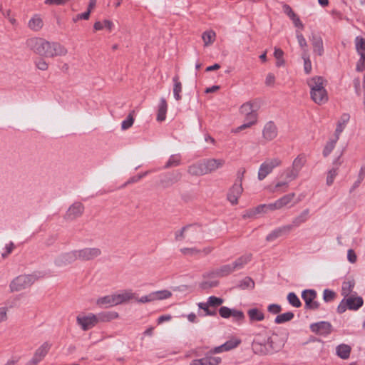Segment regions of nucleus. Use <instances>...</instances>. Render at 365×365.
Returning <instances> with one entry per match:
<instances>
[{
  "label": "nucleus",
  "mask_w": 365,
  "mask_h": 365,
  "mask_svg": "<svg viewBox=\"0 0 365 365\" xmlns=\"http://www.w3.org/2000/svg\"><path fill=\"white\" fill-rule=\"evenodd\" d=\"M35 64L37 68L41 71H46L48 68V63L43 58L38 59Z\"/></svg>",
  "instance_id": "nucleus-63"
},
{
  "label": "nucleus",
  "mask_w": 365,
  "mask_h": 365,
  "mask_svg": "<svg viewBox=\"0 0 365 365\" xmlns=\"http://www.w3.org/2000/svg\"><path fill=\"white\" fill-rule=\"evenodd\" d=\"M282 160L279 157L267 158L259 166L257 173L259 180H264L274 168L280 166Z\"/></svg>",
  "instance_id": "nucleus-6"
},
{
  "label": "nucleus",
  "mask_w": 365,
  "mask_h": 365,
  "mask_svg": "<svg viewBox=\"0 0 365 365\" xmlns=\"http://www.w3.org/2000/svg\"><path fill=\"white\" fill-rule=\"evenodd\" d=\"M231 317L236 321H242L245 319V314L242 311L233 309H232Z\"/></svg>",
  "instance_id": "nucleus-59"
},
{
  "label": "nucleus",
  "mask_w": 365,
  "mask_h": 365,
  "mask_svg": "<svg viewBox=\"0 0 365 365\" xmlns=\"http://www.w3.org/2000/svg\"><path fill=\"white\" fill-rule=\"evenodd\" d=\"M364 304V299L356 293L344 298L337 307V312L340 314L345 312L347 309L351 311L359 310Z\"/></svg>",
  "instance_id": "nucleus-4"
},
{
  "label": "nucleus",
  "mask_w": 365,
  "mask_h": 365,
  "mask_svg": "<svg viewBox=\"0 0 365 365\" xmlns=\"http://www.w3.org/2000/svg\"><path fill=\"white\" fill-rule=\"evenodd\" d=\"M274 56L276 58V66L282 67L285 64V61L284 59V51L279 48H274Z\"/></svg>",
  "instance_id": "nucleus-42"
},
{
  "label": "nucleus",
  "mask_w": 365,
  "mask_h": 365,
  "mask_svg": "<svg viewBox=\"0 0 365 365\" xmlns=\"http://www.w3.org/2000/svg\"><path fill=\"white\" fill-rule=\"evenodd\" d=\"M302 298L305 302V307L309 309H317L319 303L316 301L317 292L314 289H306L302 293Z\"/></svg>",
  "instance_id": "nucleus-10"
},
{
  "label": "nucleus",
  "mask_w": 365,
  "mask_h": 365,
  "mask_svg": "<svg viewBox=\"0 0 365 365\" xmlns=\"http://www.w3.org/2000/svg\"><path fill=\"white\" fill-rule=\"evenodd\" d=\"M84 211V206L79 202L73 203L67 210L64 218L66 220H74L80 217Z\"/></svg>",
  "instance_id": "nucleus-11"
},
{
  "label": "nucleus",
  "mask_w": 365,
  "mask_h": 365,
  "mask_svg": "<svg viewBox=\"0 0 365 365\" xmlns=\"http://www.w3.org/2000/svg\"><path fill=\"white\" fill-rule=\"evenodd\" d=\"M288 187V182L286 181H281L278 182L273 190V192H284L287 190Z\"/></svg>",
  "instance_id": "nucleus-58"
},
{
  "label": "nucleus",
  "mask_w": 365,
  "mask_h": 365,
  "mask_svg": "<svg viewBox=\"0 0 365 365\" xmlns=\"http://www.w3.org/2000/svg\"><path fill=\"white\" fill-rule=\"evenodd\" d=\"M134 299L137 302L141 303V304H145V303H150V302H154L153 292H150L147 295L142 296L140 298H138L135 296V298Z\"/></svg>",
  "instance_id": "nucleus-53"
},
{
  "label": "nucleus",
  "mask_w": 365,
  "mask_h": 365,
  "mask_svg": "<svg viewBox=\"0 0 365 365\" xmlns=\"http://www.w3.org/2000/svg\"><path fill=\"white\" fill-rule=\"evenodd\" d=\"M296 36H297V41L299 43V46L304 51H306L307 47V43L306 39L304 38V37L303 36V35L302 34L300 31H299V30L296 31Z\"/></svg>",
  "instance_id": "nucleus-50"
},
{
  "label": "nucleus",
  "mask_w": 365,
  "mask_h": 365,
  "mask_svg": "<svg viewBox=\"0 0 365 365\" xmlns=\"http://www.w3.org/2000/svg\"><path fill=\"white\" fill-rule=\"evenodd\" d=\"M292 230V225H284L272 231L266 237L269 242H272L278 237L288 234Z\"/></svg>",
  "instance_id": "nucleus-21"
},
{
  "label": "nucleus",
  "mask_w": 365,
  "mask_h": 365,
  "mask_svg": "<svg viewBox=\"0 0 365 365\" xmlns=\"http://www.w3.org/2000/svg\"><path fill=\"white\" fill-rule=\"evenodd\" d=\"M198 307L200 309H202L205 312V315L208 316H213L215 314V312L210 311L209 309V307H211L210 304H208V302H200L197 304Z\"/></svg>",
  "instance_id": "nucleus-56"
},
{
  "label": "nucleus",
  "mask_w": 365,
  "mask_h": 365,
  "mask_svg": "<svg viewBox=\"0 0 365 365\" xmlns=\"http://www.w3.org/2000/svg\"><path fill=\"white\" fill-rule=\"evenodd\" d=\"M207 302H208V304H210L211 307H216L220 306L224 302V300L223 299L220 297L210 296L208 297Z\"/></svg>",
  "instance_id": "nucleus-52"
},
{
  "label": "nucleus",
  "mask_w": 365,
  "mask_h": 365,
  "mask_svg": "<svg viewBox=\"0 0 365 365\" xmlns=\"http://www.w3.org/2000/svg\"><path fill=\"white\" fill-rule=\"evenodd\" d=\"M42 26V19L38 16H34L29 21V27L34 31H38Z\"/></svg>",
  "instance_id": "nucleus-41"
},
{
  "label": "nucleus",
  "mask_w": 365,
  "mask_h": 365,
  "mask_svg": "<svg viewBox=\"0 0 365 365\" xmlns=\"http://www.w3.org/2000/svg\"><path fill=\"white\" fill-rule=\"evenodd\" d=\"M294 314L292 312H287L277 315L274 319V322L277 324H283L291 321L294 318Z\"/></svg>",
  "instance_id": "nucleus-40"
},
{
  "label": "nucleus",
  "mask_w": 365,
  "mask_h": 365,
  "mask_svg": "<svg viewBox=\"0 0 365 365\" xmlns=\"http://www.w3.org/2000/svg\"><path fill=\"white\" fill-rule=\"evenodd\" d=\"M51 348V344L48 342H44L36 351L33 358L29 361V365H36L41 361L47 354Z\"/></svg>",
  "instance_id": "nucleus-17"
},
{
  "label": "nucleus",
  "mask_w": 365,
  "mask_h": 365,
  "mask_svg": "<svg viewBox=\"0 0 365 365\" xmlns=\"http://www.w3.org/2000/svg\"><path fill=\"white\" fill-rule=\"evenodd\" d=\"M307 158L305 155L300 154L297 155L294 160H293L292 168H294L297 172H300V170L302 169L303 166L306 163Z\"/></svg>",
  "instance_id": "nucleus-32"
},
{
  "label": "nucleus",
  "mask_w": 365,
  "mask_h": 365,
  "mask_svg": "<svg viewBox=\"0 0 365 365\" xmlns=\"http://www.w3.org/2000/svg\"><path fill=\"white\" fill-rule=\"evenodd\" d=\"M309 215V210L308 209L303 210L299 215L293 219L290 225H292V228L300 226L308 220Z\"/></svg>",
  "instance_id": "nucleus-30"
},
{
  "label": "nucleus",
  "mask_w": 365,
  "mask_h": 365,
  "mask_svg": "<svg viewBox=\"0 0 365 365\" xmlns=\"http://www.w3.org/2000/svg\"><path fill=\"white\" fill-rule=\"evenodd\" d=\"M76 322L82 330L87 331L98 324V318L93 313L81 314L77 316Z\"/></svg>",
  "instance_id": "nucleus-7"
},
{
  "label": "nucleus",
  "mask_w": 365,
  "mask_h": 365,
  "mask_svg": "<svg viewBox=\"0 0 365 365\" xmlns=\"http://www.w3.org/2000/svg\"><path fill=\"white\" fill-rule=\"evenodd\" d=\"M134 123V111L130 112L126 118L121 123L122 130H127L130 128Z\"/></svg>",
  "instance_id": "nucleus-45"
},
{
  "label": "nucleus",
  "mask_w": 365,
  "mask_h": 365,
  "mask_svg": "<svg viewBox=\"0 0 365 365\" xmlns=\"http://www.w3.org/2000/svg\"><path fill=\"white\" fill-rule=\"evenodd\" d=\"M173 96L176 101H179L182 98L181 93L182 91V86L180 81L179 76H175L173 78Z\"/></svg>",
  "instance_id": "nucleus-31"
},
{
  "label": "nucleus",
  "mask_w": 365,
  "mask_h": 365,
  "mask_svg": "<svg viewBox=\"0 0 365 365\" xmlns=\"http://www.w3.org/2000/svg\"><path fill=\"white\" fill-rule=\"evenodd\" d=\"M294 196V193H289L277 200L274 202L277 210L282 209L283 207L289 205L293 200Z\"/></svg>",
  "instance_id": "nucleus-28"
},
{
  "label": "nucleus",
  "mask_w": 365,
  "mask_h": 365,
  "mask_svg": "<svg viewBox=\"0 0 365 365\" xmlns=\"http://www.w3.org/2000/svg\"><path fill=\"white\" fill-rule=\"evenodd\" d=\"M337 174H338V172H337L336 168H332L328 172L327 176V184L328 185H331L333 184L334 179H335L336 176L337 175Z\"/></svg>",
  "instance_id": "nucleus-54"
},
{
  "label": "nucleus",
  "mask_w": 365,
  "mask_h": 365,
  "mask_svg": "<svg viewBox=\"0 0 365 365\" xmlns=\"http://www.w3.org/2000/svg\"><path fill=\"white\" fill-rule=\"evenodd\" d=\"M27 45L34 53L46 58L65 56L68 52L67 48L61 43L42 38H31L27 41Z\"/></svg>",
  "instance_id": "nucleus-1"
},
{
  "label": "nucleus",
  "mask_w": 365,
  "mask_h": 365,
  "mask_svg": "<svg viewBox=\"0 0 365 365\" xmlns=\"http://www.w3.org/2000/svg\"><path fill=\"white\" fill-rule=\"evenodd\" d=\"M234 271L235 269L232 264H226L221 267L220 269L217 270V274L221 277L226 276Z\"/></svg>",
  "instance_id": "nucleus-47"
},
{
  "label": "nucleus",
  "mask_w": 365,
  "mask_h": 365,
  "mask_svg": "<svg viewBox=\"0 0 365 365\" xmlns=\"http://www.w3.org/2000/svg\"><path fill=\"white\" fill-rule=\"evenodd\" d=\"M313 50L319 56H322L324 52L323 42L321 38H314L313 42Z\"/></svg>",
  "instance_id": "nucleus-43"
},
{
  "label": "nucleus",
  "mask_w": 365,
  "mask_h": 365,
  "mask_svg": "<svg viewBox=\"0 0 365 365\" xmlns=\"http://www.w3.org/2000/svg\"><path fill=\"white\" fill-rule=\"evenodd\" d=\"M310 329L317 334L327 336L331 332V325L327 322H319L312 324L310 325Z\"/></svg>",
  "instance_id": "nucleus-15"
},
{
  "label": "nucleus",
  "mask_w": 365,
  "mask_h": 365,
  "mask_svg": "<svg viewBox=\"0 0 365 365\" xmlns=\"http://www.w3.org/2000/svg\"><path fill=\"white\" fill-rule=\"evenodd\" d=\"M355 46L360 56L365 59V38L356 36L355 38Z\"/></svg>",
  "instance_id": "nucleus-38"
},
{
  "label": "nucleus",
  "mask_w": 365,
  "mask_h": 365,
  "mask_svg": "<svg viewBox=\"0 0 365 365\" xmlns=\"http://www.w3.org/2000/svg\"><path fill=\"white\" fill-rule=\"evenodd\" d=\"M250 255H244L237 259L234 262L232 263L233 268L235 270L242 268L248 262L250 261Z\"/></svg>",
  "instance_id": "nucleus-39"
},
{
  "label": "nucleus",
  "mask_w": 365,
  "mask_h": 365,
  "mask_svg": "<svg viewBox=\"0 0 365 365\" xmlns=\"http://www.w3.org/2000/svg\"><path fill=\"white\" fill-rule=\"evenodd\" d=\"M225 163V160L222 158H209L190 165L188 172L195 175H206L222 168Z\"/></svg>",
  "instance_id": "nucleus-3"
},
{
  "label": "nucleus",
  "mask_w": 365,
  "mask_h": 365,
  "mask_svg": "<svg viewBox=\"0 0 365 365\" xmlns=\"http://www.w3.org/2000/svg\"><path fill=\"white\" fill-rule=\"evenodd\" d=\"M98 318V323L101 322H108L113 319H116L119 317V314L116 312H101L96 315Z\"/></svg>",
  "instance_id": "nucleus-26"
},
{
  "label": "nucleus",
  "mask_w": 365,
  "mask_h": 365,
  "mask_svg": "<svg viewBox=\"0 0 365 365\" xmlns=\"http://www.w3.org/2000/svg\"><path fill=\"white\" fill-rule=\"evenodd\" d=\"M116 305L126 303L135 298V294L131 289H124L114 293Z\"/></svg>",
  "instance_id": "nucleus-19"
},
{
  "label": "nucleus",
  "mask_w": 365,
  "mask_h": 365,
  "mask_svg": "<svg viewBox=\"0 0 365 365\" xmlns=\"http://www.w3.org/2000/svg\"><path fill=\"white\" fill-rule=\"evenodd\" d=\"M78 260L88 261L92 260L101 255V251L98 247H85L76 250Z\"/></svg>",
  "instance_id": "nucleus-8"
},
{
  "label": "nucleus",
  "mask_w": 365,
  "mask_h": 365,
  "mask_svg": "<svg viewBox=\"0 0 365 365\" xmlns=\"http://www.w3.org/2000/svg\"><path fill=\"white\" fill-rule=\"evenodd\" d=\"M294 196V193H289L277 200L274 202L277 210L282 209L283 207L289 205L293 200Z\"/></svg>",
  "instance_id": "nucleus-29"
},
{
  "label": "nucleus",
  "mask_w": 365,
  "mask_h": 365,
  "mask_svg": "<svg viewBox=\"0 0 365 365\" xmlns=\"http://www.w3.org/2000/svg\"><path fill=\"white\" fill-rule=\"evenodd\" d=\"M299 173L294 170L293 168H291L286 171V178L289 180H293L297 178Z\"/></svg>",
  "instance_id": "nucleus-64"
},
{
  "label": "nucleus",
  "mask_w": 365,
  "mask_h": 365,
  "mask_svg": "<svg viewBox=\"0 0 365 365\" xmlns=\"http://www.w3.org/2000/svg\"><path fill=\"white\" fill-rule=\"evenodd\" d=\"M232 309L227 307H221L219 309V314L221 317L227 319L231 317Z\"/></svg>",
  "instance_id": "nucleus-61"
},
{
  "label": "nucleus",
  "mask_w": 365,
  "mask_h": 365,
  "mask_svg": "<svg viewBox=\"0 0 365 365\" xmlns=\"http://www.w3.org/2000/svg\"><path fill=\"white\" fill-rule=\"evenodd\" d=\"M349 120V115L347 113L343 114L337 123L336 128V135H339L340 133L344 130L345 128L346 123Z\"/></svg>",
  "instance_id": "nucleus-34"
},
{
  "label": "nucleus",
  "mask_w": 365,
  "mask_h": 365,
  "mask_svg": "<svg viewBox=\"0 0 365 365\" xmlns=\"http://www.w3.org/2000/svg\"><path fill=\"white\" fill-rule=\"evenodd\" d=\"M216 38V34L212 30L206 31L202 34V38L205 46H208L214 43Z\"/></svg>",
  "instance_id": "nucleus-35"
},
{
  "label": "nucleus",
  "mask_w": 365,
  "mask_h": 365,
  "mask_svg": "<svg viewBox=\"0 0 365 365\" xmlns=\"http://www.w3.org/2000/svg\"><path fill=\"white\" fill-rule=\"evenodd\" d=\"M354 285L355 284L354 281H346L343 283L341 287V295L344 297V298H346L348 296H351L352 294Z\"/></svg>",
  "instance_id": "nucleus-36"
},
{
  "label": "nucleus",
  "mask_w": 365,
  "mask_h": 365,
  "mask_svg": "<svg viewBox=\"0 0 365 365\" xmlns=\"http://www.w3.org/2000/svg\"><path fill=\"white\" fill-rule=\"evenodd\" d=\"M287 300L292 306L297 308L299 307L302 304L299 297L294 292L288 294Z\"/></svg>",
  "instance_id": "nucleus-49"
},
{
  "label": "nucleus",
  "mask_w": 365,
  "mask_h": 365,
  "mask_svg": "<svg viewBox=\"0 0 365 365\" xmlns=\"http://www.w3.org/2000/svg\"><path fill=\"white\" fill-rule=\"evenodd\" d=\"M213 250L212 247H205L202 249L196 247L180 248V252L185 256L207 255Z\"/></svg>",
  "instance_id": "nucleus-16"
},
{
  "label": "nucleus",
  "mask_w": 365,
  "mask_h": 365,
  "mask_svg": "<svg viewBox=\"0 0 365 365\" xmlns=\"http://www.w3.org/2000/svg\"><path fill=\"white\" fill-rule=\"evenodd\" d=\"M242 192L243 187L242 182L235 183L227 193V200L231 204L236 205Z\"/></svg>",
  "instance_id": "nucleus-18"
},
{
  "label": "nucleus",
  "mask_w": 365,
  "mask_h": 365,
  "mask_svg": "<svg viewBox=\"0 0 365 365\" xmlns=\"http://www.w3.org/2000/svg\"><path fill=\"white\" fill-rule=\"evenodd\" d=\"M247 315L251 322H261L264 319V313L257 308H252L247 311Z\"/></svg>",
  "instance_id": "nucleus-27"
},
{
  "label": "nucleus",
  "mask_w": 365,
  "mask_h": 365,
  "mask_svg": "<svg viewBox=\"0 0 365 365\" xmlns=\"http://www.w3.org/2000/svg\"><path fill=\"white\" fill-rule=\"evenodd\" d=\"M351 347L346 344H340L336 347V354L341 359H348L350 356Z\"/></svg>",
  "instance_id": "nucleus-24"
},
{
  "label": "nucleus",
  "mask_w": 365,
  "mask_h": 365,
  "mask_svg": "<svg viewBox=\"0 0 365 365\" xmlns=\"http://www.w3.org/2000/svg\"><path fill=\"white\" fill-rule=\"evenodd\" d=\"M153 299L155 301L164 300L169 299L172 296V292L168 289L152 292Z\"/></svg>",
  "instance_id": "nucleus-37"
},
{
  "label": "nucleus",
  "mask_w": 365,
  "mask_h": 365,
  "mask_svg": "<svg viewBox=\"0 0 365 365\" xmlns=\"http://www.w3.org/2000/svg\"><path fill=\"white\" fill-rule=\"evenodd\" d=\"M76 260H78V258L76 250H75L60 255L55 259L54 263L58 267H63L72 264Z\"/></svg>",
  "instance_id": "nucleus-9"
},
{
  "label": "nucleus",
  "mask_w": 365,
  "mask_h": 365,
  "mask_svg": "<svg viewBox=\"0 0 365 365\" xmlns=\"http://www.w3.org/2000/svg\"><path fill=\"white\" fill-rule=\"evenodd\" d=\"M302 58L304 60V70L307 74H309L312 71V63L309 57L306 53H304Z\"/></svg>",
  "instance_id": "nucleus-55"
},
{
  "label": "nucleus",
  "mask_w": 365,
  "mask_h": 365,
  "mask_svg": "<svg viewBox=\"0 0 365 365\" xmlns=\"http://www.w3.org/2000/svg\"><path fill=\"white\" fill-rule=\"evenodd\" d=\"M336 297V294L335 292H334L333 291L330 290V289H325L324 291V293H323V299L326 302H331L332 300H334V299Z\"/></svg>",
  "instance_id": "nucleus-57"
},
{
  "label": "nucleus",
  "mask_w": 365,
  "mask_h": 365,
  "mask_svg": "<svg viewBox=\"0 0 365 365\" xmlns=\"http://www.w3.org/2000/svg\"><path fill=\"white\" fill-rule=\"evenodd\" d=\"M278 135L277 125L272 121L267 122L262 129V138L265 142L274 140Z\"/></svg>",
  "instance_id": "nucleus-12"
},
{
  "label": "nucleus",
  "mask_w": 365,
  "mask_h": 365,
  "mask_svg": "<svg viewBox=\"0 0 365 365\" xmlns=\"http://www.w3.org/2000/svg\"><path fill=\"white\" fill-rule=\"evenodd\" d=\"M255 286L254 281L250 278V277H245L243 279L240 284V287L245 289H252Z\"/></svg>",
  "instance_id": "nucleus-51"
},
{
  "label": "nucleus",
  "mask_w": 365,
  "mask_h": 365,
  "mask_svg": "<svg viewBox=\"0 0 365 365\" xmlns=\"http://www.w3.org/2000/svg\"><path fill=\"white\" fill-rule=\"evenodd\" d=\"M240 113L242 115L250 114L255 110L253 109V105L250 102L243 103L240 108Z\"/></svg>",
  "instance_id": "nucleus-46"
},
{
  "label": "nucleus",
  "mask_w": 365,
  "mask_h": 365,
  "mask_svg": "<svg viewBox=\"0 0 365 365\" xmlns=\"http://www.w3.org/2000/svg\"><path fill=\"white\" fill-rule=\"evenodd\" d=\"M312 101L317 104H324L328 101V93L325 88L326 81L320 76H314L307 80Z\"/></svg>",
  "instance_id": "nucleus-2"
},
{
  "label": "nucleus",
  "mask_w": 365,
  "mask_h": 365,
  "mask_svg": "<svg viewBox=\"0 0 365 365\" xmlns=\"http://www.w3.org/2000/svg\"><path fill=\"white\" fill-rule=\"evenodd\" d=\"M241 343V340L238 338H232L223 344L216 346L210 350L211 354H219L224 351H230L237 347Z\"/></svg>",
  "instance_id": "nucleus-14"
},
{
  "label": "nucleus",
  "mask_w": 365,
  "mask_h": 365,
  "mask_svg": "<svg viewBox=\"0 0 365 365\" xmlns=\"http://www.w3.org/2000/svg\"><path fill=\"white\" fill-rule=\"evenodd\" d=\"M2 14L8 19L10 24H11L13 26L17 25V21L15 17L11 15V11L10 9L3 11Z\"/></svg>",
  "instance_id": "nucleus-62"
},
{
  "label": "nucleus",
  "mask_w": 365,
  "mask_h": 365,
  "mask_svg": "<svg viewBox=\"0 0 365 365\" xmlns=\"http://www.w3.org/2000/svg\"><path fill=\"white\" fill-rule=\"evenodd\" d=\"M210 351L203 358L193 359L190 365H219L222 359L219 356H213Z\"/></svg>",
  "instance_id": "nucleus-13"
},
{
  "label": "nucleus",
  "mask_w": 365,
  "mask_h": 365,
  "mask_svg": "<svg viewBox=\"0 0 365 365\" xmlns=\"http://www.w3.org/2000/svg\"><path fill=\"white\" fill-rule=\"evenodd\" d=\"M181 160V158L179 155H172L169 160H168L167 163L165 165V168H171V167H175L180 165Z\"/></svg>",
  "instance_id": "nucleus-48"
},
{
  "label": "nucleus",
  "mask_w": 365,
  "mask_h": 365,
  "mask_svg": "<svg viewBox=\"0 0 365 365\" xmlns=\"http://www.w3.org/2000/svg\"><path fill=\"white\" fill-rule=\"evenodd\" d=\"M339 139V136L338 135H336L334 138L329 140L324 148V150H323V155L324 156H327L329 155L331 151L334 150V148H335V145H336V143L337 142Z\"/></svg>",
  "instance_id": "nucleus-44"
},
{
  "label": "nucleus",
  "mask_w": 365,
  "mask_h": 365,
  "mask_svg": "<svg viewBox=\"0 0 365 365\" xmlns=\"http://www.w3.org/2000/svg\"><path fill=\"white\" fill-rule=\"evenodd\" d=\"M36 280L33 274H21L13 279L9 284L11 292H18L30 287Z\"/></svg>",
  "instance_id": "nucleus-5"
},
{
  "label": "nucleus",
  "mask_w": 365,
  "mask_h": 365,
  "mask_svg": "<svg viewBox=\"0 0 365 365\" xmlns=\"http://www.w3.org/2000/svg\"><path fill=\"white\" fill-rule=\"evenodd\" d=\"M168 110V104L164 98H161L158 106L157 120L159 122L164 121L166 118Z\"/></svg>",
  "instance_id": "nucleus-25"
},
{
  "label": "nucleus",
  "mask_w": 365,
  "mask_h": 365,
  "mask_svg": "<svg viewBox=\"0 0 365 365\" xmlns=\"http://www.w3.org/2000/svg\"><path fill=\"white\" fill-rule=\"evenodd\" d=\"M113 24L110 20L105 19L102 21H96L93 25L95 31H101L103 29H107L108 31H112Z\"/></svg>",
  "instance_id": "nucleus-33"
},
{
  "label": "nucleus",
  "mask_w": 365,
  "mask_h": 365,
  "mask_svg": "<svg viewBox=\"0 0 365 365\" xmlns=\"http://www.w3.org/2000/svg\"><path fill=\"white\" fill-rule=\"evenodd\" d=\"M245 121L252 123V125H255L257 121V113L256 111L245 115Z\"/></svg>",
  "instance_id": "nucleus-60"
},
{
  "label": "nucleus",
  "mask_w": 365,
  "mask_h": 365,
  "mask_svg": "<svg viewBox=\"0 0 365 365\" xmlns=\"http://www.w3.org/2000/svg\"><path fill=\"white\" fill-rule=\"evenodd\" d=\"M96 304L101 308H108L117 306L114 294L100 297L96 301Z\"/></svg>",
  "instance_id": "nucleus-22"
},
{
  "label": "nucleus",
  "mask_w": 365,
  "mask_h": 365,
  "mask_svg": "<svg viewBox=\"0 0 365 365\" xmlns=\"http://www.w3.org/2000/svg\"><path fill=\"white\" fill-rule=\"evenodd\" d=\"M277 210L275 203L272 202L269 204H262L256 207L252 210V215H256L258 214H266Z\"/></svg>",
  "instance_id": "nucleus-23"
},
{
  "label": "nucleus",
  "mask_w": 365,
  "mask_h": 365,
  "mask_svg": "<svg viewBox=\"0 0 365 365\" xmlns=\"http://www.w3.org/2000/svg\"><path fill=\"white\" fill-rule=\"evenodd\" d=\"M195 229L194 227H189L183 228L178 231L175 234V238L177 240H181L182 239H187L190 242H197L198 238L195 237Z\"/></svg>",
  "instance_id": "nucleus-20"
}]
</instances>
